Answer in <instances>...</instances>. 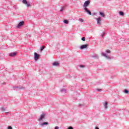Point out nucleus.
<instances>
[{
    "mask_svg": "<svg viewBox=\"0 0 129 129\" xmlns=\"http://www.w3.org/2000/svg\"><path fill=\"white\" fill-rule=\"evenodd\" d=\"M90 4V1L88 0L85 1L83 5L84 9H87V7H88V6H89Z\"/></svg>",
    "mask_w": 129,
    "mask_h": 129,
    "instance_id": "nucleus-1",
    "label": "nucleus"
},
{
    "mask_svg": "<svg viewBox=\"0 0 129 129\" xmlns=\"http://www.w3.org/2000/svg\"><path fill=\"white\" fill-rule=\"evenodd\" d=\"M39 58H40V54H38L37 52H34V60L37 61Z\"/></svg>",
    "mask_w": 129,
    "mask_h": 129,
    "instance_id": "nucleus-2",
    "label": "nucleus"
},
{
    "mask_svg": "<svg viewBox=\"0 0 129 129\" xmlns=\"http://www.w3.org/2000/svg\"><path fill=\"white\" fill-rule=\"evenodd\" d=\"M88 47V44H84L80 46V49L83 50L84 49H86Z\"/></svg>",
    "mask_w": 129,
    "mask_h": 129,
    "instance_id": "nucleus-3",
    "label": "nucleus"
},
{
    "mask_svg": "<svg viewBox=\"0 0 129 129\" xmlns=\"http://www.w3.org/2000/svg\"><path fill=\"white\" fill-rule=\"evenodd\" d=\"M97 20V24H98V25H101V17H98L96 18Z\"/></svg>",
    "mask_w": 129,
    "mask_h": 129,
    "instance_id": "nucleus-4",
    "label": "nucleus"
},
{
    "mask_svg": "<svg viewBox=\"0 0 129 129\" xmlns=\"http://www.w3.org/2000/svg\"><path fill=\"white\" fill-rule=\"evenodd\" d=\"M24 24H25V22L24 21H21L20 22L18 26H17V28H21V27H22V26H24Z\"/></svg>",
    "mask_w": 129,
    "mask_h": 129,
    "instance_id": "nucleus-5",
    "label": "nucleus"
},
{
    "mask_svg": "<svg viewBox=\"0 0 129 129\" xmlns=\"http://www.w3.org/2000/svg\"><path fill=\"white\" fill-rule=\"evenodd\" d=\"M101 55H102V56H103L104 57H105V58H106L107 59H111V58H110V57L107 56L106 53H104V52H102Z\"/></svg>",
    "mask_w": 129,
    "mask_h": 129,
    "instance_id": "nucleus-6",
    "label": "nucleus"
},
{
    "mask_svg": "<svg viewBox=\"0 0 129 129\" xmlns=\"http://www.w3.org/2000/svg\"><path fill=\"white\" fill-rule=\"evenodd\" d=\"M99 15H100L101 18H105V14L103 12H100Z\"/></svg>",
    "mask_w": 129,
    "mask_h": 129,
    "instance_id": "nucleus-7",
    "label": "nucleus"
},
{
    "mask_svg": "<svg viewBox=\"0 0 129 129\" xmlns=\"http://www.w3.org/2000/svg\"><path fill=\"white\" fill-rule=\"evenodd\" d=\"M84 10L85 11V12L86 13H87V14L88 15H90V16H91V11L88 10V8H86V9H85Z\"/></svg>",
    "mask_w": 129,
    "mask_h": 129,
    "instance_id": "nucleus-8",
    "label": "nucleus"
},
{
    "mask_svg": "<svg viewBox=\"0 0 129 129\" xmlns=\"http://www.w3.org/2000/svg\"><path fill=\"white\" fill-rule=\"evenodd\" d=\"M17 55V52H11L10 53H9V56H10V57H14L15 56H16Z\"/></svg>",
    "mask_w": 129,
    "mask_h": 129,
    "instance_id": "nucleus-9",
    "label": "nucleus"
},
{
    "mask_svg": "<svg viewBox=\"0 0 129 129\" xmlns=\"http://www.w3.org/2000/svg\"><path fill=\"white\" fill-rule=\"evenodd\" d=\"M45 115H46V114L45 113H43L42 114H41L38 120H42V119H43L45 117Z\"/></svg>",
    "mask_w": 129,
    "mask_h": 129,
    "instance_id": "nucleus-10",
    "label": "nucleus"
},
{
    "mask_svg": "<svg viewBox=\"0 0 129 129\" xmlns=\"http://www.w3.org/2000/svg\"><path fill=\"white\" fill-rule=\"evenodd\" d=\"M92 58H95V59H98V58H99V57L98 56V54H94L92 56Z\"/></svg>",
    "mask_w": 129,
    "mask_h": 129,
    "instance_id": "nucleus-11",
    "label": "nucleus"
},
{
    "mask_svg": "<svg viewBox=\"0 0 129 129\" xmlns=\"http://www.w3.org/2000/svg\"><path fill=\"white\" fill-rule=\"evenodd\" d=\"M53 66H56L58 67L59 65V62L57 61H55L52 63Z\"/></svg>",
    "mask_w": 129,
    "mask_h": 129,
    "instance_id": "nucleus-12",
    "label": "nucleus"
},
{
    "mask_svg": "<svg viewBox=\"0 0 129 129\" xmlns=\"http://www.w3.org/2000/svg\"><path fill=\"white\" fill-rule=\"evenodd\" d=\"M108 104V103H107V102H105L104 103V106L105 107V108H106V109H107V108H108V107H107V105Z\"/></svg>",
    "mask_w": 129,
    "mask_h": 129,
    "instance_id": "nucleus-13",
    "label": "nucleus"
},
{
    "mask_svg": "<svg viewBox=\"0 0 129 129\" xmlns=\"http://www.w3.org/2000/svg\"><path fill=\"white\" fill-rule=\"evenodd\" d=\"M30 3V2H27V4H26L27 5H26V7H27V8H29V7H31V4H32V3Z\"/></svg>",
    "mask_w": 129,
    "mask_h": 129,
    "instance_id": "nucleus-14",
    "label": "nucleus"
},
{
    "mask_svg": "<svg viewBox=\"0 0 129 129\" xmlns=\"http://www.w3.org/2000/svg\"><path fill=\"white\" fill-rule=\"evenodd\" d=\"M22 3L23 4L27 5L28 4V1L27 0H23Z\"/></svg>",
    "mask_w": 129,
    "mask_h": 129,
    "instance_id": "nucleus-15",
    "label": "nucleus"
},
{
    "mask_svg": "<svg viewBox=\"0 0 129 129\" xmlns=\"http://www.w3.org/2000/svg\"><path fill=\"white\" fill-rule=\"evenodd\" d=\"M119 15H120V16H124V13L122 11H120L119 12Z\"/></svg>",
    "mask_w": 129,
    "mask_h": 129,
    "instance_id": "nucleus-16",
    "label": "nucleus"
},
{
    "mask_svg": "<svg viewBox=\"0 0 129 129\" xmlns=\"http://www.w3.org/2000/svg\"><path fill=\"white\" fill-rule=\"evenodd\" d=\"M49 124V123H48V122H44L41 124V125H45L46 124Z\"/></svg>",
    "mask_w": 129,
    "mask_h": 129,
    "instance_id": "nucleus-17",
    "label": "nucleus"
},
{
    "mask_svg": "<svg viewBox=\"0 0 129 129\" xmlns=\"http://www.w3.org/2000/svg\"><path fill=\"white\" fill-rule=\"evenodd\" d=\"M44 49H45V46H42L41 47L40 50H41V51H43V50H44Z\"/></svg>",
    "mask_w": 129,
    "mask_h": 129,
    "instance_id": "nucleus-18",
    "label": "nucleus"
},
{
    "mask_svg": "<svg viewBox=\"0 0 129 129\" xmlns=\"http://www.w3.org/2000/svg\"><path fill=\"white\" fill-rule=\"evenodd\" d=\"M63 23H64V24H68V20H64L63 21Z\"/></svg>",
    "mask_w": 129,
    "mask_h": 129,
    "instance_id": "nucleus-19",
    "label": "nucleus"
},
{
    "mask_svg": "<svg viewBox=\"0 0 129 129\" xmlns=\"http://www.w3.org/2000/svg\"><path fill=\"white\" fill-rule=\"evenodd\" d=\"M64 9H65V7H61L60 10V12H63Z\"/></svg>",
    "mask_w": 129,
    "mask_h": 129,
    "instance_id": "nucleus-20",
    "label": "nucleus"
},
{
    "mask_svg": "<svg viewBox=\"0 0 129 129\" xmlns=\"http://www.w3.org/2000/svg\"><path fill=\"white\" fill-rule=\"evenodd\" d=\"M106 53H111L110 50L107 49L106 50Z\"/></svg>",
    "mask_w": 129,
    "mask_h": 129,
    "instance_id": "nucleus-21",
    "label": "nucleus"
},
{
    "mask_svg": "<svg viewBox=\"0 0 129 129\" xmlns=\"http://www.w3.org/2000/svg\"><path fill=\"white\" fill-rule=\"evenodd\" d=\"M124 93L127 94L128 93V91L127 90H124Z\"/></svg>",
    "mask_w": 129,
    "mask_h": 129,
    "instance_id": "nucleus-22",
    "label": "nucleus"
},
{
    "mask_svg": "<svg viewBox=\"0 0 129 129\" xmlns=\"http://www.w3.org/2000/svg\"><path fill=\"white\" fill-rule=\"evenodd\" d=\"M97 91H98L99 92H101V91H102V90L100 89H97Z\"/></svg>",
    "mask_w": 129,
    "mask_h": 129,
    "instance_id": "nucleus-23",
    "label": "nucleus"
},
{
    "mask_svg": "<svg viewBox=\"0 0 129 129\" xmlns=\"http://www.w3.org/2000/svg\"><path fill=\"white\" fill-rule=\"evenodd\" d=\"M1 109H2V111H6V108H5L4 107L2 108Z\"/></svg>",
    "mask_w": 129,
    "mask_h": 129,
    "instance_id": "nucleus-24",
    "label": "nucleus"
},
{
    "mask_svg": "<svg viewBox=\"0 0 129 129\" xmlns=\"http://www.w3.org/2000/svg\"><path fill=\"white\" fill-rule=\"evenodd\" d=\"M79 21H80V22H84V20H83V19H82V18H80V19H79Z\"/></svg>",
    "mask_w": 129,
    "mask_h": 129,
    "instance_id": "nucleus-25",
    "label": "nucleus"
},
{
    "mask_svg": "<svg viewBox=\"0 0 129 129\" xmlns=\"http://www.w3.org/2000/svg\"><path fill=\"white\" fill-rule=\"evenodd\" d=\"M104 35H105V33L104 32H103V33H102V34L101 35V36L102 37H104Z\"/></svg>",
    "mask_w": 129,
    "mask_h": 129,
    "instance_id": "nucleus-26",
    "label": "nucleus"
},
{
    "mask_svg": "<svg viewBox=\"0 0 129 129\" xmlns=\"http://www.w3.org/2000/svg\"><path fill=\"white\" fill-rule=\"evenodd\" d=\"M80 67L81 68H84V67H85V66L80 65Z\"/></svg>",
    "mask_w": 129,
    "mask_h": 129,
    "instance_id": "nucleus-27",
    "label": "nucleus"
},
{
    "mask_svg": "<svg viewBox=\"0 0 129 129\" xmlns=\"http://www.w3.org/2000/svg\"><path fill=\"white\" fill-rule=\"evenodd\" d=\"M82 41H85V37H83L81 38Z\"/></svg>",
    "mask_w": 129,
    "mask_h": 129,
    "instance_id": "nucleus-28",
    "label": "nucleus"
},
{
    "mask_svg": "<svg viewBox=\"0 0 129 129\" xmlns=\"http://www.w3.org/2000/svg\"><path fill=\"white\" fill-rule=\"evenodd\" d=\"M8 129H13V127H12V126H8Z\"/></svg>",
    "mask_w": 129,
    "mask_h": 129,
    "instance_id": "nucleus-29",
    "label": "nucleus"
},
{
    "mask_svg": "<svg viewBox=\"0 0 129 129\" xmlns=\"http://www.w3.org/2000/svg\"><path fill=\"white\" fill-rule=\"evenodd\" d=\"M68 129H73L72 126H69Z\"/></svg>",
    "mask_w": 129,
    "mask_h": 129,
    "instance_id": "nucleus-30",
    "label": "nucleus"
},
{
    "mask_svg": "<svg viewBox=\"0 0 129 129\" xmlns=\"http://www.w3.org/2000/svg\"><path fill=\"white\" fill-rule=\"evenodd\" d=\"M54 129H59V127L58 126H55Z\"/></svg>",
    "mask_w": 129,
    "mask_h": 129,
    "instance_id": "nucleus-31",
    "label": "nucleus"
},
{
    "mask_svg": "<svg viewBox=\"0 0 129 129\" xmlns=\"http://www.w3.org/2000/svg\"><path fill=\"white\" fill-rule=\"evenodd\" d=\"M95 129H99V128L98 127H95Z\"/></svg>",
    "mask_w": 129,
    "mask_h": 129,
    "instance_id": "nucleus-32",
    "label": "nucleus"
}]
</instances>
